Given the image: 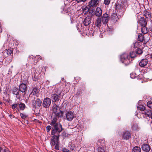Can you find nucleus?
<instances>
[{
    "label": "nucleus",
    "instance_id": "3",
    "mask_svg": "<svg viewBox=\"0 0 152 152\" xmlns=\"http://www.w3.org/2000/svg\"><path fill=\"white\" fill-rule=\"evenodd\" d=\"M51 134L53 135L51 140V145L55 146V148L57 150L59 149L58 138L59 134L61 132H58L57 133H53V131H51Z\"/></svg>",
    "mask_w": 152,
    "mask_h": 152
},
{
    "label": "nucleus",
    "instance_id": "31",
    "mask_svg": "<svg viewBox=\"0 0 152 152\" xmlns=\"http://www.w3.org/2000/svg\"><path fill=\"white\" fill-rule=\"evenodd\" d=\"M38 90L37 88H33L32 92V93L34 95L36 94L38 92Z\"/></svg>",
    "mask_w": 152,
    "mask_h": 152
},
{
    "label": "nucleus",
    "instance_id": "43",
    "mask_svg": "<svg viewBox=\"0 0 152 152\" xmlns=\"http://www.w3.org/2000/svg\"><path fill=\"white\" fill-rule=\"evenodd\" d=\"M36 58H37L38 59L39 58H40L41 59H42V58H41V56L39 55L36 56Z\"/></svg>",
    "mask_w": 152,
    "mask_h": 152
},
{
    "label": "nucleus",
    "instance_id": "15",
    "mask_svg": "<svg viewBox=\"0 0 152 152\" xmlns=\"http://www.w3.org/2000/svg\"><path fill=\"white\" fill-rule=\"evenodd\" d=\"M90 18L89 17H87L85 19L83 23L85 26H88L90 23Z\"/></svg>",
    "mask_w": 152,
    "mask_h": 152
},
{
    "label": "nucleus",
    "instance_id": "28",
    "mask_svg": "<svg viewBox=\"0 0 152 152\" xmlns=\"http://www.w3.org/2000/svg\"><path fill=\"white\" fill-rule=\"evenodd\" d=\"M132 129L133 130H137L139 129L138 125L136 124H134L132 126Z\"/></svg>",
    "mask_w": 152,
    "mask_h": 152
},
{
    "label": "nucleus",
    "instance_id": "51",
    "mask_svg": "<svg viewBox=\"0 0 152 152\" xmlns=\"http://www.w3.org/2000/svg\"><path fill=\"white\" fill-rule=\"evenodd\" d=\"M92 34H93V35H94V34H93V33H92Z\"/></svg>",
    "mask_w": 152,
    "mask_h": 152
},
{
    "label": "nucleus",
    "instance_id": "1",
    "mask_svg": "<svg viewBox=\"0 0 152 152\" xmlns=\"http://www.w3.org/2000/svg\"><path fill=\"white\" fill-rule=\"evenodd\" d=\"M57 117L56 116L53 118L50 124L53 126L51 131H53V133L61 132L63 129L62 125L60 123L57 122L58 120Z\"/></svg>",
    "mask_w": 152,
    "mask_h": 152
},
{
    "label": "nucleus",
    "instance_id": "16",
    "mask_svg": "<svg viewBox=\"0 0 152 152\" xmlns=\"http://www.w3.org/2000/svg\"><path fill=\"white\" fill-rule=\"evenodd\" d=\"M111 19L114 21H117L118 20V17L116 13H112L110 16Z\"/></svg>",
    "mask_w": 152,
    "mask_h": 152
},
{
    "label": "nucleus",
    "instance_id": "30",
    "mask_svg": "<svg viewBox=\"0 0 152 152\" xmlns=\"http://www.w3.org/2000/svg\"><path fill=\"white\" fill-rule=\"evenodd\" d=\"M137 109L139 110H140L142 111H144L145 109V107L143 105H139V106L137 107Z\"/></svg>",
    "mask_w": 152,
    "mask_h": 152
},
{
    "label": "nucleus",
    "instance_id": "25",
    "mask_svg": "<svg viewBox=\"0 0 152 152\" xmlns=\"http://www.w3.org/2000/svg\"><path fill=\"white\" fill-rule=\"evenodd\" d=\"M19 91L17 88H15L13 89V94L16 95H19Z\"/></svg>",
    "mask_w": 152,
    "mask_h": 152
},
{
    "label": "nucleus",
    "instance_id": "26",
    "mask_svg": "<svg viewBox=\"0 0 152 152\" xmlns=\"http://www.w3.org/2000/svg\"><path fill=\"white\" fill-rule=\"evenodd\" d=\"M144 37L143 35L142 34H139L138 37V40L140 42L143 41L144 40Z\"/></svg>",
    "mask_w": 152,
    "mask_h": 152
},
{
    "label": "nucleus",
    "instance_id": "42",
    "mask_svg": "<svg viewBox=\"0 0 152 152\" xmlns=\"http://www.w3.org/2000/svg\"><path fill=\"white\" fill-rule=\"evenodd\" d=\"M4 152H10V151L7 149H5L4 150Z\"/></svg>",
    "mask_w": 152,
    "mask_h": 152
},
{
    "label": "nucleus",
    "instance_id": "39",
    "mask_svg": "<svg viewBox=\"0 0 152 152\" xmlns=\"http://www.w3.org/2000/svg\"><path fill=\"white\" fill-rule=\"evenodd\" d=\"M87 0H75V1H76L77 3H80L81 2H85Z\"/></svg>",
    "mask_w": 152,
    "mask_h": 152
},
{
    "label": "nucleus",
    "instance_id": "50",
    "mask_svg": "<svg viewBox=\"0 0 152 152\" xmlns=\"http://www.w3.org/2000/svg\"><path fill=\"white\" fill-rule=\"evenodd\" d=\"M151 57H152V55H151Z\"/></svg>",
    "mask_w": 152,
    "mask_h": 152
},
{
    "label": "nucleus",
    "instance_id": "48",
    "mask_svg": "<svg viewBox=\"0 0 152 152\" xmlns=\"http://www.w3.org/2000/svg\"><path fill=\"white\" fill-rule=\"evenodd\" d=\"M137 43H136L134 44V46L136 45H137Z\"/></svg>",
    "mask_w": 152,
    "mask_h": 152
},
{
    "label": "nucleus",
    "instance_id": "29",
    "mask_svg": "<svg viewBox=\"0 0 152 152\" xmlns=\"http://www.w3.org/2000/svg\"><path fill=\"white\" fill-rule=\"evenodd\" d=\"M141 30L142 32L144 34H146L148 32L147 28L145 26L142 27Z\"/></svg>",
    "mask_w": 152,
    "mask_h": 152
},
{
    "label": "nucleus",
    "instance_id": "14",
    "mask_svg": "<svg viewBox=\"0 0 152 152\" xmlns=\"http://www.w3.org/2000/svg\"><path fill=\"white\" fill-rule=\"evenodd\" d=\"M102 13V10L100 8L97 7L95 11V15L99 17L101 16Z\"/></svg>",
    "mask_w": 152,
    "mask_h": 152
},
{
    "label": "nucleus",
    "instance_id": "44",
    "mask_svg": "<svg viewBox=\"0 0 152 152\" xmlns=\"http://www.w3.org/2000/svg\"><path fill=\"white\" fill-rule=\"evenodd\" d=\"M133 75V74H130V77H131L132 78H133V77H132V75Z\"/></svg>",
    "mask_w": 152,
    "mask_h": 152
},
{
    "label": "nucleus",
    "instance_id": "9",
    "mask_svg": "<svg viewBox=\"0 0 152 152\" xmlns=\"http://www.w3.org/2000/svg\"><path fill=\"white\" fill-rule=\"evenodd\" d=\"M19 90L22 92H25L27 90L26 85L23 83L21 84L19 87Z\"/></svg>",
    "mask_w": 152,
    "mask_h": 152
},
{
    "label": "nucleus",
    "instance_id": "19",
    "mask_svg": "<svg viewBox=\"0 0 152 152\" xmlns=\"http://www.w3.org/2000/svg\"><path fill=\"white\" fill-rule=\"evenodd\" d=\"M152 112L151 111L149 110H146L144 111H142V113L144 114L145 115H147L148 116H149L150 115H151Z\"/></svg>",
    "mask_w": 152,
    "mask_h": 152
},
{
    "label": "nucleus",
    "instance_id": "27",
    "mask_svg": "<svg viewBox=\"0 0 152 152\" xmlns=\"http://www.w3.org/2000/svg\"><path fill=\"white\" fill-rule=\"evenodd\" d=\"M19 107L20 110H23L25 108V105L24 104L21 103L19 104Z\"/></svg>",
    "mask_w": 152,
    "mask_h": 152
},
{
    "label": "nucleus",
    "instance_id": "2",
    "mask_svg": "<svg viewBox=\"0 0 152 152\" xmlns=\"http://www.w3.org/2000/svg\"><path fill=\"white\" fill-rule=\"evenodd\" d=\"M136 54L137 53L136 52H131L129 57L128 54L124 53L122 54L121 56V61L126 65H127L129 64L130 62L129 58L130 57L134 58L136 57Z\"/></svg>",
    "mask_w": 152,
    "mask_h": 152
},
{
    "label": "nucleus",
    "instance_id": "21",
    "mask_svg": "<svg viewBox=\"0 0 152 152\" xmlns=\"http://www.w3.org/2000/svg\"><path fill=\"white\" fill-rule=\"evenodd\" d=\"M12 53V50L11 49H8L5 50L4 52V54L6 56L5 54H7V56H10Z\"/></svg>",
    "mask_w": 152,
    "mask_h": 152
},
{
    "label": "nucleus",
    "instance_id": "6",
    "mask_svg": "<svg viewBox=\"0 0 152 152\" xmlns=\"http://www.w3.org/2000/svg\"><path fill=\"white\" fill-rule=\"evenodd\" d=\"M66 115L67 120L70 121H72L74 117V113L72 111H69L67 112Z\"/></svg>",
    "mask_w": 152,
    "mask_h": 152
},
{
    "label": "nucleus",
    "instance_id": "8",
    "mask_svg": "<svg viewBox=\"0 0 152 152\" xmlns=\"http://www.w3.org/2000/svg\"><path fill=\"white\" fill-rule=\"evenodd\" d=\"M99 0H91L88 3V6L90 7L97 6L98 4Z\"/></svg>",
    "mask_w": 152,
    "mask_h": 152
},
{
    "label": "nucleus",
    "instance_id": "24",
    "mask_svg": "<svg viewBox=\"0 0 152 152\" xmlns=\"http://www.w3.org/2000/svg\"><path fill=\"white\" fill-rule=\"evenodd\" d=\"M123 8L121 4H117L116 5V9L117 10L120 11L122 10Z\"/></svg>",
    "mask_w": 152,
    "mask_h": 152
},
{
    "label": "nucleus",
    "instance_id": "17",
    "mask_svg": "<svg viewBox=\"0 0 152 152\" xmlns=\"http://www.w3.org/2000/svg\"><path fill=\"white\" fill-rule=\"evenodd\" d=\"M58 96L56 94H53L51 95V98L52 99V101L53 102H56L57 101L58 99Z\"/></svg>",
    "mask_w": 152,
    "mask_h": 152
},
{
    "label": "nucleus",
    "instance_id": "45",
    "mask_svg": "<svg viewBox=\"0 0 152 152\" xmlns=\"http://www.w3.org/2000/svg\"><path fill=\"white\" fill-rule=\"evenodd\" d=\"M12 116L13 115H9V116L10 117V118H11Z\"/></svg>",
    "mask_w": 152,
    "mask_h": 152
},
{
    "label": "nucleus",
    "instance_id": "20",
    "mask_svg": "<svg viewBox=\"0 0 152 152\" xmlns=\"http://www.w3.org/2000/svg\"><path fill=\"white\" fill-rule=\"evenodd\" d=\"M82 9L84 14H86L89 10V8L87 6H83Z\"/></svg>",
    "mask_w": 152,
    "mask_h": 152
},
{
    "label": "nucleus",
    "instance_id": "18",
    "mask_svg": "<svg viewBox=\"0 0 152 152\" xmlns=\"http://www.w3.org/2000/svg\"><path fill=\"white\" fill-rule=\"evenodd\" d=\"M102 20L101 19L99 18H98L96 19V21L95 22V25L96 26L99 27H100L102 25Z\"/></svg>",
    "mask_w": 152,
    "mask_h": 152
},
{
    "label": "nucleus",
    "instance_id": "7",
    "mask_svg": "<svg viewBox=\"0 0 152 152\" xmlns=\"http://www.w3.org/2000/svg\"><path fill=\"white\" fill-rule=\"evenodd\" d=\"M109 18L108 15L107 13L104 14L101 19L102 23L104 24H107Z\"/></svg>",
    "mask_w": 152,
    "mask_h": 152
},
{
    "label": "nucleus",
    "instance_id": "36",
    "mask_svg": "<svg viewBox=\"0 0 152 152\" xmlns=\"http://www.w3.org/2000/svg\"><path fill=\"white\" fill-rule=\"evenodd\" d=\"M136 53L137 54H142V51L140 49H137V51Z\"/></svg>",
    "mask_w": 152,
    "mask_h": 152
},
{
    "label": "nucleus",
    "instance_id": "11",
    "mask_svg": "<svg viewBox=\"0 0 152 152\" xmlns=\"http://www.w3.org/2000/svg\"><path fill=\"white\" fill-rule=\"evenodd\" d=\"M131 134L128 132H123L122 137L125 140L129 139L131 137Z\"/></svg>",
    "mask_w": 152,
    "mask_h": 152
},
{
    "label": "nucleus",
    "instance_id": "37",
    "mask_svg": "<svg viewBox=\"0 0 152 152\" xmlns=\"http://www.w3.org/2000/svg\"><path fill=\"white\" fill-rule=\"evenodd\" d=\"M17 106H18V104H13L12 105V108L13 109H15V108H17Z\"/></svg>",
    "mask_w": 152,
    "mask_h": 152
},
{
    "label": "nucleus",
    "instance_id": "22",
    "mask_svg": "<svg viewBox=\"0 0 152 152\" xmlns=\"http://www.w3.org/2000/svg\"><path fill=\"white\" fill-rule=\"evenodd\" d=\"M42 103V102L40 99H37V100L35 101V107H37V106H38V107H40Z\"/></svg>",
    "mask_w": 152,
    "mask_h": 152
},
{
    "label": "nucleus",
    "instance_id": "35",
    "mask_svg": "<svg viewBox=\"0 0 152 152\" xmlns=\"http://www.w3.org/2000/svg\"><path fill=\"white\" fill-rule=\"evenodd\" d=\"M111 0H104V4L106 5H108L110 4Z\"/></svg>",
    "mask_w": 152,
    "mask_h": 152
},
{
    "label": "nucleus",
    "instance_id": "47",
    "mask_svg": "<svg viewBox=\"0 0 152 152\" xmlns=\"http://www.w3.org/2000/svg\"><path fill=\"white\" fill-rule=\"evenodd\" d=\"M2 102L0 101V104H2Z\"/></svg>",
    "mask_w": 152,
    "mask_h": 152
},
{
    "label": "nucleus",
    "instance_id": "10",
    "mask_svg": "<svg viewBox=\"0 0 152 152\" xmlns=\"http://www.w3.org/2000/svg\"><path fill=\"white\" fill-rule=\"evenodd\" d=\"M139 23L142 27H145L147 24V22L143 17H141L140 18Z\"/></svg>",
    "mask_w": 152,
    "mask_h": 152
},
{
    "label": "nucleus",
    "instance_id": "23",
    "mask_svg": "<svg viewBox=\"0 0 152 152\" xmlns=\"http://www.w3.org/2000/svg\"><path fill=\"white\" fill-rule=\"evenodd\" d=\"M140 148L138 146H135L132 149V152H140Z\"/></svg>",
    "mask_w": 152,
    "mask_h": 152
},
{
    "label": "nucleus",
    "instance_id": "40",
    "mask_svg": "<svg viewBox=\"0 0 152 152\" xmlns=\"http://www.w3.org/2000/svg\"><path fill=\"white\" fill-rule=\"evenodd\" d=\"M145 15L146 18H148V17H150V15L149 14L148 12H147L145 14Z\"/></svg>",
    "mask_w": 152,
    "mask_h": 152
},
{
    "label": "nucleus",
    "instance_id": "5",
    "mask_svg": "<svg viewBox=\"0 0 152 152\" xmlns=\"http://www.w3.org/2000/svg\"><path fill=\"white\" fill-rule=\"evenodd\" d=\"M51 103V99L48 97H46L43 100L42 105L45 108H48L50 106Z\"/></svg>",
    "mask_w": 152,
    "mask_h": 152
},
{
    "label": "nucleus",
    "instance_id": "46",
    "mask_svg": "<svg viewBox=\"0 0 152 152\" xmlns=\"http://www.w3.org/2000/svg\"><path fill=\"white\" fill-rule=\"evenodd\" d=\"M123 4H124V5H127V3H126V2H125L124 3H123Z\"/></svg>",
    "mask_w": 152,
    "mask_h": 152
},
{
    "label": "nucleus",
    "instance_id": "12",
    "mask_svg": "<svg viewBox=\"0 0 152 152\" xmlns=\"http://www.w3.org/2000/svg\"><path fill=\"white\" fill-rule=\"evenodd\" d=\"M148 63L147 59H142L139 63V65L142 67H143L147 65Z\"/></svg>",
    "mask_w": 152,
    "mask_h": 152
},
{
    "label": "nucleus",
    "instance_id": "34",
    "mask_svg": "<svg viewBox=\"0 0 152 152\" xmlns=\"http://www.w3.org/2000/svg\"><path fill=\"white\" fill-rule=\"evenodd\" d=\"M147 105L150 108H152V102L151 101H149L148 102Z\"/></svg>",
    "mask_w": 152,
    "mask_h": 152
},
{
    "label": "nucleus",
    "instance_id": "33",
    "mask_svg": "<svg viewBox=\"0 0 152 152\" xmlns=\"http://www.w3.org/2000/svg\"><path fill=\"white\" fill-rule=\"evenodd\" d=\"M20 116L23 119H24L28 117V115H26L22 113H20Z\"/></svg>",
    "mask_w": 152,
    "mask_h": 152
},
{
    "label": "nucleus",
    "instance_id": "41",
    "mask_svg": "<svg viewBox=\"0 0 152 152\" xmlns=\"http://www.w3.org/2000/svg\"><path fill=\"white\" fill-rule=\"evenodd\" d=\"M63 151L64 152H70V151H69V150L65 148H64L63 149Z\"/></svg>",
    "mask_w": 152,
    "mask_h": 152
},
{
    "label": "nucleus",
    "instance_id": "4",
    "mask_svg": "<svg viewBox=\"0 0 152 152\" xmlns=\"http://www.w3.org/2000/svg\"><path fill=\"white\" fill-rule=\"evenodd\" d=\"M58 108V107L56 104H54L52 110L57 116L61 117H62L63 116L64 113L61 111H60L59 112H57V110Z\"/></svg>",
    "mask_w": 152,
    "mask_h": 152
},
{
    "label": "nucleus",
    "instance_id": "32",
    "mask_svg": "<svg viewBox=\"0 0 152 152\" xmlns=\"http://www.w3.org/2000/svg\"><path fill=\"white\" fill-rule=\"evenodd\" d=\"M98 152H105L103 147H99L98 148Z\"/></svg>",
    "mask_w": 152,
    "mask_h": 152
},
{
    "label": "nucleus",
    "instance_id": "13",
    "mask_svg": "<svg viewBox=\"0 0 152 152\" xmlns=\"http://www.w3.org/2000/svg\"><path fill=\"white\" fill-rule=\"evenodd\" d=\"M142 150L146 152H148L150 149V147L149 145L147 144H144L142 146Z\"/></svg>",
    "mask_w": 152,
    "mask_h": 152
},
{
    "label": "nucleus",
    "instance_id": "38",
    "mask_svg": "<svg viewBox=\"0 0 152 152\" xmlns=\"http://www.w3.org/2000/svg\"><path fill=\"white\" fill-rule=\"evenodd\" d=\"M51 127L50 126H48L46 127V131L47 132H50V130L51 129Z\"/></svg>",
    "mask_w": 152,
    "mask_h": 152
},
{
    "label": "nucleus",
    "instance_id": "49",
    "mask_svg": "<svg viewBox=\"0 0 152 152\" xmlns=\"http://www.w3.org/2000/svg\"><path fill=\"white\" fill-rule=\"evenodd\" d=\"M1 148L0 147V152H1Z\"/></svg>",
    "mask_w": 152,
    "mask_h": 152
}]
</instances>
